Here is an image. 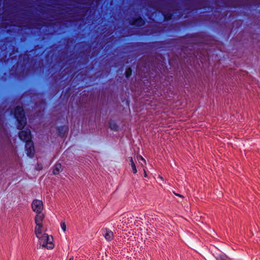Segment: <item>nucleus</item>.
<instances>
[{"mask_svg":"<svg viewBox=\"0 0 260 260\" xmlns=\"http://www.w3.org/2000/svg\"><path fill=\"white\" fill-rule=\"evenodd\" d=\"M60 226H61V228L62 229L63 231L64 232H65L66 231V230H67V226H66V224L65 222H61V223H60Z\"/></svg>","mask_w":260,"mask_h":260,"instance_id":"f8f14e48","label":"nucleus"},{"mask_svg":"<svg viewBox=\"0 0 260 260\" xmlns=\"http://www.w3.org/2000/svg\"><path fill=\"white\" fill-rule=\"evenodd\" d=\"M103 234L105 239L108 241H111L114 237L113 232L108 229L103 230Z\"/></svg>","mask_w":260,"mask_h":260,"instance_id":"423d86ee","label":"nucleus"},{"mask_svg":"<svg viewBox=\"0 0 260 260\" xmlns=\"http://www.w3.org/2000/svg\"><path fill=\"white\" fill-rule=\"evenodd\" d=\"M177 196H178L179 197H181V196L179 195V194H177Z\"/></svg>","mask_w":260,"mask_h":260,"instance_id":"f3484780","label":"nucleus"},{"mask_svg":"<svg viewBox=\"0 0 260 260\" xmlns=\"http://www.w3.org/2000/svg\"><path fill=\"white\" fill-rule=\"evenodd\" d=\"M14 114L18 122V128L22 129L26 124V118L22 108L20 107H16Z\"/></svg>","mask_w":260,"mask_h":260,"instance_id":"7ed1b4c3","label":"nucleus"},{"mask_svg":"<svg viewBox=\"0 0 260 260\" xmlns=\"http://www.w3.org/2000/svg\"><path fill=\"white\" fill-rule=\"evenodd\" d=\"M144 24V21L141 18L137 19L133 24L136 25L138 26L142 25Z\"/></svg>","mask_w":260,"mask_h":260,"instance_id":"1a4fd4ad","label":"nucleus"},{"mask_svg":"<svg viewBox=\"0 0 260 260\" xmlns=\"http://www.w3.org/2000/svg\"><path fill=\"white\" fill-rule=\"evenodd\" d=\"M131 73H132L131 69L130 68L127 69L125 72V75H126V77H129L131 75Z\"/></svg>","mask_w":260,"mask_h":260,"instance_id":"ddd939ff","label":"nucleus"},{"mask_svg":"<svg viewBox=\"0 0 260 260\" xmlns=\"http://www.w3.org/2000/svg\"><path fill=\"white\" fill-rule=\"evenodd\" d=\"M25 147L27 155L29 157H32L34 153L32 142L31 141L27 142V143H26Z\"/></svg>","mask_w":260,"mask_h":260,"instance_id":"39448f33","label":"nucleus"},{"mask_svg":"<svg viewBox=\"0 0 260 260\" xmlns=\"http://www.w3.org/2000/svg\"><path fill=\"white\" fill-rule=\"evenodd\" d=\"M31 208L36 213V215L35 217L36 225L43 224L45 215L42 212L44 209L42 201L39 200H34L31 204Z\"/></svg>","mask_w":260,"mask_h":260,"instance_id":"f03ea898","label":"nucleus"},{"mask_svg":"<svg viewBox=\"0 0 260 260\" xmlns=\"http://www.w3.org/2000/svg\"><path fill=\"white\" fill-rule=\"evenodd\" d=\"M111 128L113 129H117V126L116 125H114L113 126H112V125H111Z\"/></svg>","mask_w":260,"mask_h":260,"instance_id":"2eb2a0df","label":"nucleus"},{"mask_svg":"<svg viewBox=\"0 0 260 260\" xmlns=\"http://www.w3.org/2000/svg\"><path fill=\"white\" fill-rule=\"evenodd\" d=\"M69 260H73V257H71V258H70Z\"/></svg>","mask_w":260,"mask_h":260,"instance_id":"dca6fc26","label":"nucleus"},{"mask_svg":"<svg viewBox=\"0 0 260 260\" xmlns=\"http://www.w3.org/2000/svg\"><path fill=\"white\" fill-rule=\"evenodd\" d=\"M35 234L39 239V244L42 248L52 249L54 247L53 238L45 232L43 224L36 225Z\"/></svg>","mask_w":260,"mask_h":260,"instance_id":"f257e3e1","label":"nucleus"},{"mask_svg":"<svg viewBox=\"0 0 260 260\" xmlns=\"http://www.w3.org/2000/svg\"><path fill=\"white\" fill-rule=\"evenodd\" d=\"M217 260H231V258L228 257L227 256L225 255H221L219 256L217 258Z\"/></svg>","mask_w":260,"mask_h":260,"instance_id":"9d476101","label":"nucleus"},{"mask_svg":"<svg viewBox=\"0 0 260 260\" xmlns=\"http://www.w3.org/2000/svg\"><path fill=\"white\" fill-rule=\"evenodd\" d=\"M61 170V165L60 164H56L53 169V173L55 175L59 174Z\"/></svg>","mask_w":260,"mask_h":260,"instance_id":"6e6552de","label":"nucleus"},{"mask_svg":"<svg viewBox=\"0 0 260 260\" xmlns=\"http://www.w3.org/2000/svg\"><path fill=\"white\" fill-rule=\"evenodd\" d=\"M141 165L143 168V171H144V177H146L147 176V174H146V171H145V169L144 168V165L142 163H141Z\"/></svg>","mask_w":260,"mask_h":260,"instance_id":"4468645a","label":"nucleus"},{"mask_svg":"<svg viewBox=\"0 0 260 260\" xmlns=\"http://www.w3.org/2000/svg\"><path fill=\"white\" fill-rule=\"evenodd\" d=\"M137 160L140 161V160H142L144 162V164H143L144 166L146 164V160L141 155H138L137 156Z\"/></svg>","mask_w":260,"mask_h":260,"instance_id":"9b49d317","label":"nucleus"},{"mask_svg":"<svg viewBox=\"0 0 260 260\" xmlns=\"http://www.w3.org/2000/svg\"><path fill=\"white\" fill-rule=\"evenodd\" d=\"M19 136L21 140L25 141L26 143H27V142L31 141L30 132L28 129H26L21 131L19 133Z\"/></svg>","mask_w":260,"mask_h":260,"instance_id":"20e7f679","label":"nucleus"},{"mask_svg":"<svg viewBox=\"0 0 260 260\" xmlns=\"http://www.w3.org/2000/svg\"><path fill=\"white\" fill-rule=\"evenodd\" d=\"M127 160L129 161V164L132 167L133 173L136 174L137 172V170L133 158L132 157H129L127 159Z\"/></svg>","mask_w":260,"mask_h":260,"instance_id":"0eeeda50","label":"nucleus"}]
</instances>
